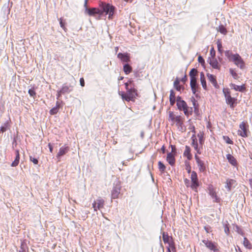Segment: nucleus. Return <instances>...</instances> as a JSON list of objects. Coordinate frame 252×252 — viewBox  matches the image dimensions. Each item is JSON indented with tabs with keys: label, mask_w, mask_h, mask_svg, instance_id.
<instances>
[{
	"label": "nucleus",
	"mask_w": 252,
	"mask_h": 252,
	"mask_svg": "<svg viewBox=\"0 0 252 252\" xmlns=\"http://www.w3.org/2000/svg\"><path fill=\"white\" fill-rule=\"evenodd\" d=\"M225 56L227 58L228 60L234 63L241 69H244L246 67V64L242 58L238 54H233L229 51H225Z\"/></svg>",
	"instance_id": "nucleus-1"
},
{
	"label": "nucleus",
	"mask_w": 252,
	"mask_h": 252,
	"mask_svg": "<svg viewBox=\"0 0 252 252\" xmlns=\"http://www.w3.org/2000/svg\"><path fill=\"white\" fill-rule=\"evenodd\" d=\"M224 94L226 103L229 105L231 109L233 108L237 104V96H232L231 92L228 88H224L222 90ZM238 94H236V96H238Z\"/></svg>",
	"instance_id": "nucleus-2"
},
{
	"label": "nucleus",
	"mask_w": 252,
	"mask_h": 252,
	"mask_svg": "<svg viewBox=\"0 0 252 252\" xmlns=\"http://www.w3.org/2000/svg\"><path fill=\"white\" fill-rule=\"evenodd\" d=\"M137 95V91L134 87L130 88L126 93L123 92L121 94L123 99L127 101H134Z\"/></svg>",
	"instance_id": "nucleus-3"
},
{
	"label": "nucleus",
	"mask_w": 252,
	"mask_h": 252,
	"mask_svg": "<svg viewBox=\"0 0 252 252\" xmlns=\"http://www.w3.org/2000/svg\"><path fill=\"white\" fill-rule=\"evenodd\" d=\"M102 14L105 13L106 14H109V19H112L114 13L115 7L109 3L102 2L100 4Z\"/></svg>",
	"instance_id": "nucleus-4"
},
{
	"label": "nucleus",
	"mask_w": 252,
	"mask_h": 252,
	"mask_svg": "<svg viewBox=\"0 0 252 252\" xmlns=\"http://www.w3.org/2000/svg\"><path fill=\"white\" fill-rule=\"evenodd\" d=\"M191 185L190 188L195 191H197V188L199 186V183L197 177V174L195 171H193L191 174Z\"/></svg>",
	"instance_id": "nucleus-5"
},
{
	"label": "nucleus",
	"mask_w": 252,
	"mask_h": 252,
	"mask_svg": "<svg viewBox=\"0 0 252 252\" xmlns=\"http://www.w3.org/2000/svg\"><path fill=\"white\" fill-rule=\"evenodd\" d=\"M121 189V185L118 182L114 184L113 187L111 191V197L112 199H116L118 198L120 193Z\"/></svg>",
	"instance_id": "nucleus-6"
},
{
	"label": "nucleus",
	"mask_w": 252,
	"mask_h": 252,
	"mask_svg": "<svg viewBox=\"0 0 252 252\" xmlns=\"http://www.w3.org/2000/svg\"><path fill=\"white\" fill-rule=\"evenodd\" d=\"M162 239L165 244H168L169 247L172 249V250L173 251H175L176 248L175 247L174 242L172 241L171 242L169 241L170 239H172V237H170L167 233L163 232L162 233Z\"/></svg>",
	"instance_id": "nucleus-7"
},
{
	"label": "nucleus",
	"mask_w": 252,
	"mask_h": 252,
	"mask_svg": "<svg viewBox=\"0 0 252 252\" xmlns=\"http://www.w3.org/2000/svg\"><path fill=\"white\" fill-rule=\"evenodd\" d=\"M207 189L209 195L212 197L213 199H214L213 201L217 203L219 202L220 201V199L217 195L216 192L214 190L213 186L212 185H209Z\"/></svg>",
	"instance_id": "nucleus-8"
},
{
	"label": "nucleus",
	"mask_w": 252,
	"mask_h": 252,
	"mask_svg": "<svg viewBox=\"0 0 252 252\" xmlns=\"http://www.w3.org/2000/svg\"><path fill=\"white\" fill-rule=\"evenodd\" d=\"M69 151V148L68 146L64 145L61 147L59 149V151L57 154L56 157L58 159V161H60L61 158L62 156L65 155Z\"/></svg>",
	"instance_id": "nucleus-9"
},
{
	"label": "nucleus",
	"mask_w": 252,
	"mask_h": 252,
	"mask_svg": "<svg viewBox=\"0 0 252 252\" xmlns=\"http://www.w3.org/2000/svg\"><path fill=\"white\" fill-rule=\"evenodd\" d=\"M177 106L180 110H188V106L186 102L181 99V97L177 98Z\"/></svg>",
	"instance_id": "nucleus-10"
},
{
	"label": "nucleus",
	"mask_w": 252,
	"mask_h": 252,
	"mask_svg": "<svg viewBox=\"0 0 252 252\" xmlns=\"http://www.w3.org/2000/svg\"><path fill=\"white\" fill-rule=\"evenodd\" d=\"M240 129L238 130V134L243 137H248L247 133L246 123L242 122L239 126Z\"/></svg>",
	"instance_id": "nucleus-11"
},
{
	"label": "nucleus",
	"mask_w": 252,
	"mask_h": 252,
	"mask_svg": "<svg viewBox=\"0 0 252 252\" xmlns=\"http://www.w3.org/2000/svg\"><path fill=\"white\" fill-rule=\"evenodd\" d=\"M236 181L232 179H227L225 182V188L227 191L229 192L231 190L232 188H235Z\"/></svg>",
	"instance_id": "nucleus-12"
},
{
	"label": "nucleus",
	"mask_w": 252,
	"mask_h": 252,
	"mask_svg": "<svg viewBox=\"0 0 252 252\" xmlns=\"http://www.w3.org/2000/svg\"><path fill=\"white\" fill-rule=\"evenodd\" d=\"M176 125L178 127L180 130L184 131L185 130V128L184 126L183 120L181 116H176Z\"/></svg>",
	"instance_id": "nucleus-13"
},
{
	"label": "nucleus",
	"mask_w": 252,
	"mask_h": 252,
	"mask_svg": "<svg viewBox=\"0 0 252 252\" xmlns=\"http://www.w3.org/2000/svg\"><path fill=\"white\" fill-rule=\"evenodd\" d=\"M87 11L88 14L90 16H95L96 14L101 15H102V12L101 10L97 8H87Z\"/></svg>",
	"instance_id": "nucleus-14"
},
{
	"label": "nucleus",
	"mask_w": 252,
	"mask_h": 252,
	"mask_svg": "<svg viewBox=\"0 0 252 252\" xmlns=\"http://www.w3.org/2000/svg\"><path fill=\"white\" fill-rule=\"evenodd\" d=\"M207 76L209 81L213 84L214 87L217 89L219 88V85L218 84L216 77L215 75L209 73H208Z\"/></svg>",
	"instance_id": "nucleus-15"
},
{
	"label": "nucleus",
	"mask_w": 252,
	"mask_h": 252,
	"mask_svg": "<svg viewBox=\"0 0 252 252\" xmlns=\"http://www.w3.org/2000/svg\"><path fill=\"white\" fill-rule=\"evenodd\" d=\"M117 57L123 62L128 63L130 61L129 54L127 53L124 54L119 53H118Z\"/></svg>",
	"instance_id": "nucleus-16"
},
{
	"label": "nucleus",
	"mask_w": 252,
	"mask_h": 252,
	"mask_svg": "<svg viewBox=\"0 0 252 252\" xmlns=\"http://www.w3.org/2000/svg\"><path fill=\"white\" fill-rule=\"evenodd\" d=\"M209 63L214 69L220 70V68L221 65L215 58H211Z\"/></svg>",
	"instance_id": "nucleus-17"
},
{
	"label": "nucleus",
	"mask_w": 252,
	"mask_h": 252,
	"mask_svg": "<svg viewBox=\"0 0 252 252\" xmlns=\"http://www.w3.org/2000/svg\"><path fill=\"white\" fill-rule=\"evenodd\" d=\"M176 155L172 153H168L167 155L166 161L171 166H173L175 163V156Z\"/></svg>",
	"instance_id": "nucleus-18"
},
{
	"label": "nucleus",
	"mask_w": 252,
	"mask_h": 252,
	"mask_svg": "<svg viewBox=\"0 0 252 252\" xmlns=\"http://www.w3.org/2000/svg\"><path fill=\"white\" fill-rule=\"evenodd\" d=\"M202 242L204 244L207 248L211 251H214L216 249V246L212 241H209L207 239H204Z\"/></svg>",
	"instance_id": "nucleus-19"
},
{
	"label": "nucleus",
	"mask_w": 252,
	"mask_h": 252,
	"mask_svg": "<svg viewBox=\"0 0 252 252\" xmlns=\"http://www.w3.org/2000/svg\"><path fill=\"white\" fill-rule=\"evenodd\" d=\"M230 87L232 89H234L236 91H239L241 92H244L246 90L245 84H243L241 86H238L234 84H231Z\"/></svg>",
	"instance_id": "nucleus-20"
},
{
	"label": "nucleus",
	"mask_w": 252,
	"mask_h": 252,
	"mask_svg": "<svg viewBox=\"0 0 252 252\" xmlns=\"http://www.w3.org/2000/svg\"><path fill=\"white\" fill-rule=\"evenodd\" d=\"M10 118L9 120L5 121L0 126V131H1V132H5L7 130L10 129Z\"/></svg>",
	"instance_id": "nucleus-21"
},
{
	"label": "nucleus",
	"mask_w": 252,
	"mask_h": 252,
	"mask_svg": "<svg viewBox=\"0 0 252 252\" xmlns=\"http://www.w3.org/2000/svg\"><path fill=\"white\" fill-rule=\"evenodd\" d=\"M226 157L227 159L228 160V161L230 164H231L232 165L234 166H237V160L236 158L232 155L228 154L226 155Z\"/></svg>",
	"instance_id": "nucleus-22"
},
{
	"label": "nucleus",
	"mask_w": 252,
	"mask_h": 252,
	"mask_svg": "<svg viewBox=\"0 0 252 252\" xmlns=\"http://www.w3.org/2000/svg\"><path fill=\"white\" fill-rule=\"evenodd\" d=\"M71 90L69 89V87L68 86L63 85L61 89L58 92V96H60L62 94L68 93Z\"/></svg>",
	"instance_id": "nucleus-23"
},
{
	"label": "nucleus",
	"mask_w": 252,
	"mask_h": 252,
	"mask_svg": "<svg viewBox=\"0 0 252 252\" xmlns=\"http://www.w3.org/2000/svg\"><path fill=\"white\" fill-rule=\"evenodd\" d=\"M184 156L186 157L188 160H191L192 155L190 153V148L189 146H186L185 150L183 154Z\"/></svg>",
	"instance_id": "nucleus-24"
},
{
	"label": "nucleus",
	"mask_w": 252,
	"mask_h": 252,
	"mask_svg": "<svg viewBox=\"0 0 252 252\" xmlns=\"http://www.w3.org/2000/svg\"><path fill=\"white\" fill-rule=\"evenodd\" d=\"M16 158L15 160L12 162L11 166L12 167H15L18 165L20 159V154L19 150H16Z\"/></svg>",
	"instance_id": "nucleus-25"
},
{
	"label": "nucleus",
	"mask_w": 252,
	"mask_h": 252,
	"mask_svg": "<svg viewBox=\"0 0 252 252\" xmlns=\"http://www.w3.org/2000/svg\"><path fill=\"white\" fill-rule=\"evenodd\" d=\"M190 85L193 93L195 94L197 88L196 78L190 79Z\"/></svg>",
	"instance_id": "nucleus-26"
},
{
	"label": "nucleus",
	"mask_w": 252,
	"mask_h": 252,
	"mask_svg": "<svg viewBox=\"0 0 252 252\" xmlns=\"http://www.w3.org/2000/svg\"><path fill=\"white\" fill-rule=\"evenodd\" d=\"M200 81H201V83L202 86V87L205 90H207V84H206V80H205V77L203 72H202L200 73Z\"/></svg>",
	"instance_id": "nucleus-27"
},
{
	"label": "nucleus",
	"mask_w": 252,
	"mask_h": 252,
	"mask_svg": "<svg viewBox=\"0 0 252 252\" xmlns=\"http://www.w3.org/2000/svg\"><path fill=\"white\" fill-rule=\"evenodd\" d=\"M95 201L96 202L97 208L98 210L103 208L104 205V200L102 198L99 197L96 200V201Z\"/></svg>",
	"instance_id": "nucleus-28"
},
{
	"label": "nucleus",
	"mask_w": 252,
	"mask_h": 252,
	"mask_svg": "<svg viewBox=\"0 0 252 252\" xmlns=\"http://www.w3.org/2000/svg\"><path fill=\"white\" fill-rule=\"evenodd\" d=\"M196 163L201 172H204L206 171V169L203 161L201 160Z\"/></svg>",
	"instance_id": "nucleus-29"
},
{
	"label": "nucleus",
	"mask_w": 252,
	"mask_h": 252,
	"mask_svg": "<svg viewBox=\"0 0 252 252\" xmlns=\"http://www.w3.org/2000/svg\"><path fill=\"white\" fill-rule=\"evenodd\" d=\"M217 30L218 32H220L221 34L225 35L227 33V31L226 29L224 27V26L222 25L219 26Z\"/></svg>",
	"instance_id": "nucleus-30"
},
{
	"label": "nucleus",
	"mask_w": 252,
	"mask_h": 252,
	"mask_svg": "<svg viewBox=\"0 0 252 252\" xmlns=\"http://www.w3.org/2000/svg\"><path fill=\"white\" fill-rule=\"evenodd\" d=\"M197 137L199 138V143L202 146L204 142V132L203 131H200L197 134Z\"/></svg>",
	"instance_id": "nucleus-31"
},
{
	"label": "nucleus",
	"mask_w": 252,
	"mask_h": 252,
	"mask_svg": "<svg viewBox=\"0 0 252 252\" xmlns=\"http://www.w3.org/2000/svg\"><path fill=\"white\" fill-rule=\"evenodd\" d=\"M190 101L192 103V105H193V107H190L191 109L194 108V110H197L198 109V104L197 101L194 97H191L190 98Z\"/></svg>",
	"instance_id": "nucleus-32"
},
{
	"label": "nucleus",
	"mask_w": 252,
	"mask_h": 252,
	"mask_svg": "<svg viewBox=\"0 0 252 252\" xmlns=\"http://www.w3.org/2000/svg\"><path fill=\"white\" fill-rule=\"evenodd\" d=\"M243 245L247 249H251L252 248L251 243L246 237L244 238Z\"/></svg>",
	"instance_id": "nucleus-33"
},
{
	"label": "nucleus",
	"mask_w": 252,
	"mask_h": 252,
	"mask_svg": "<svg viewBox=\"0 0 252 252\" xmlns=\"http://www.w3.org/2000/svg\"><path fill=\"white\" fill-rule=\"evenodd\" d=\"M197 70L195 68H192L189 72V76L190 79H195L196 76L197 75Z\"/></svg>",
	"instance_id": "nucleus-34"
},
{
	"label": "nucleus",
	"mask_w": 252,
	"mask_h": 252,
	"mask_svg": "<svg viewBox=\"0 0 252 252\" xmlns=\"http://www.w3.org/2000/svg\"><path fill=\"white\" fill-rule=\"evenodd\" d=\"M123 69L126 74H128L132 71V67L128 64H125Z\"/></svg>",
	"instance_id": "nucleus-35"
},
{
	"label": "nucleus",
	"mask_w": 252,
	"mask_h": 252,
	"mask_svg": "<svg viewBox=\"0 0 252 252\" xmlns=\"http://www.w3.org/2000/svg\"><path fill=\"white\" fill-rule=\"evenodd\" d=\"M174 87L178 91H180L181 89V86L180 85V80L177 78L174 82Z\"/></svg>",
	"instance_id": "nucleus-36"
},
{
	"label": "nucleus",
	"mask_w": 252,
	"mask_h": 252,
	"mask_svg": "<svg viewBox=\"0 0 252 252\" xmlns=\"http://www.w3.org/2000/svg\"><path fill=\"white\" fill-rule=\"evenodd\" d=\"M158 168L161 173H163L166 169V166L161 161L158 162Z\"/></svg>",
	"instance_id": "nucleus-37"
},
{
	"label": "nucleus",
	"mask_w": 252,
	"mask_h": 252,
	"mask_svg": "<svg viewBox=\"0 0 252 252\" xmlns=\"http://www.w3.org/2000/svg\"><path fill=\"white\" fill-rule=\"evenodd\" d=\"M229 72L234 79H238V78H239L238 75L234 69L230 68Z\"/></svg>",
	"instance_id": "nucleus-38"
},
{
	"label": "nucleus",
	"mask_w": 252,
	"mask_h": 252,
	"mask_svg": "<svg viewBox=\"0 0 252 252\" xmlns=\"http://www.w3.org/2000/svg\"><path fill=\"white\" fill-rule=\"evenodd\" d=\"M60 25L61 27L65 31L67 30L66 28L65 27V22L63 21V19L61 18L59 19Z\"/></svg>",
	"instance_id": "nucleus-39"
},
{
	"label": "nucleus",
	"mask_w": 252,
	"mask_h": 252,
	"mask_svg": "<svg viewBox=\"0 0 252 252\" xmlns=\"http://www.w3.org/2000/svg\"><path fill=\"white\" fill-rule=\"evenodd\" d=\"M217 47H218V51L220 54H221L222 53V44H221V41L220 40H218L217 42Z\"/></svg>",
	"instance_id": "nucleus-40"
},
{
	"label": "nucleus",
	"mask_w": 252,
	"mask_h": 252,
	"mask_svg": "<svg viewBox=\"0 0 252 252\" xmlns=\"http://www.w3.org/2000/svg\"><path fill=\"white\" fill-rule=\"evenodd\" d=\"M28 93L32 97L34 98H35L36 96V92L34 88L30 89L28 91Z\"/></svg>",
	"instance_id": "nucleus-41"
},
{
	"label": "nucleus",
	"mask_w": 252,
	"mask_h": 252,
	"mask_svg": "<svg viewBox=\"0 0 252 252\" xmlns=\"http://www.w3.org/2000/svg\"><path fill=\"white\" fill-rule=\"evenodd\" d=\"M191 139L192 140V142H191L192 146L198 144L196 136H195V135L194 134H193L192 135V136L191 137Z\"/></svg>",
	"instance_id": "nucleus-42"
},
{
	"label": "nucleus",
	"mask_w": 252,
	"mask_h": 252,
	"mask_svg": "<svg viewBox=\"0 0 252 252\" xmlns=\"http://www.w3.org/2000/svg\"><path fill=\"white\" fill-rule=\"evenodd\" d=\"M169 120L172 122H175L176 121V116L175 117L173 111H170L169 114Z\"/></svg>",
	"instance_id": "nucleus-43"
},
{
	"label": "nucleus",
	"mask_w": 252,
	"mask_h": 252,
	"mask_svg": "<svg viewBox=\"0 0 252 252\" xmlns=\"http://www.w3.org/2000/svg\"><path fill=\"white\" fill-rule=\"evenodd\" d=\"M223 139L225 141V142L227 144H232L233 141L231 140L229 137L227 136H223Z\"/></svg>",
	"instance_id": "nucleus-44"
},
{
	"label": "nucleus",
	"mask_w": 252,
	"mask_h": 252,
	"mask_svg": "<svg viewBox=\"0 0 252 252\" xmlns=\"http://www.w3.org/2000/svg\"><path fill=\"white\" fill-rule=\"evenodd\" d=\"M185 166L186 169L187 170L188 173H189L191 172V166L189 165V162L187 161H185Z\"/></svg>",
	"instance_id": "nucleus-45"
},
{
	"label": "nucleus",
	"mask_w": 252,
	"mask_h": 252,
	"mask_svg": "<svg viewBox=\"0 0 252 252\" xmlns=\"http://www.w3.org/2000/svg\"><path fill=\"white\" fill-rule=\"evenodd\" d=\"M170 99H175L176 100L175 93L174 92V91L172 90H171L170 91L169 100Z\"/></svg>",
	"instance_id": "nucleus-46"
},
{
	"label": "nucleus",
	"mask_w": 252,
	"mask_h": 252,
	"mask_svg": "<svg viewBox=\"0 0 252 252\" xmlns=\"http://www.w3.org/2000/svg\"><path fill=\"white\" fill-rule=\"evenodd\" d=\"M30 160L34 164H37L38 163V160L37 158H33L32 156H30Z\"/></svg>",
	"instance_id": "nucleus-47"
},
{
	"label": "nucleus",
	"mask_w": 252,
	"mask_h": 252,
	"mask_svg": "<svg viewBox=\"0 0 252 252\" xmlns=\"http://www.w3.org/2000/svg\"><path fill=\"white\" fill-rule=\"evenodd\" d=\"M194 150L196 151L197 153L198 154H201V152L200 148L198 147V144H197L196 145H192Z\"/></svg>",
	"instance_id": "nucleus-48"
},
{
	"label": "nucleus",
	"mask_w": 252,
	"mask_h": 252,
	"mask_svg": "<svg viewBox=\"0 0 252 252\" xmlns=\"http://www.w3.org/2000/svg\"><path fill=\"white\" fill-rule=\"evenodd\" d=\"M224 231L227 235H228L229 233V228L227 224L224 225Z\"/></svg>",
	"instance_id": "nucleus-49"
},
{
	"label": "nucleus",
	"mask_w": 252,
	"mask_h": 252,
	"mask_svg": "<svg viewBox=\"0 0 252 252\" xmlns=\"http://www.w3.org/2000/svg\"><path fill=\"white\" fill-rule=\"evenodd\" d=\"M236 229H237L236 231L238 233H239V234H240L242 236L244 235V231L241 228H240L239 227L237 226Z\"/></svg>",
	"instance_id": "nucleus-50"
},
{
	"label": "nucleus",
	"mask_w": 252,
	"mask_h": 252,
	"mask_svg": "<svg viewBox=\"0 0 252 252\" xmlns=\"http://www.w3.org/2000/svg\"><path fill=\"white\" fill-rule=\"evenodd\" d=\"M170 147L171 148V152L170 153H173L176 155L177 153L176 148L175 145H170Z\"/></svg>",
	"instance_id": "nucleus-51"
},
{
	"label": "nucleus",
	"mask_w": 252,
	"mask_h": 252,
	"mask_svg": "<svg viewBox=\"0 0 252 252\" xmlns=\"http://www.w3.org/2000/svg\"><path fill=\"white\" fill-rule=\"evenodd\" d=\"M210 55L212 58H215L216 52L213 47L210 50Z\"/></svg>",
	"instance_id": "nucleus-52"
},
{
	"label": "nucleus",
	"mask_w": 252,
	"mask_h": 252,
	"mask_svg": "<svg viewBox=\"0 0 252 252\" xmlns=\"http://www.w3.org/2000/svg\"><path fill=\"white\" fill-rule=\"evenodd\" d=\"M204 228L207 233H209L211 231V227L209 225H206L204 226Z\"/></svg>",
	"instance_id": "nucleus-53"
},
{
	"label": "nucleus",
	"mask_w": 252,
	"mask_h": 252,
	"mask_svg": "<svg viewBox=\"0 0 252 252\" xmlns=\"http://www.w3.org/2000/svg\"><path fill=\"white\" fill-rule=\"evenodd\" d=\"M184 183H185V185L187 187H189L190 186V181L189 179H187V178L184 179Z\"/></svg>",
	"instance_id": "nucleus-54"
},
{
	"label": "nucleus",
	"mask_w": 252,
	"mask_h": 252,
	"mask_svg": "<svg viewBox=\"0 0 252 252\" xmlns=\"http://www.w3.org/2000/svg\"><path fill=\"white\" fill-rule=\"evenodd\" d=\"M189 129H190L195 134L196 132L195 127L193 125H190L189 127Z\"/></svg>",
	"instance_id": "nucleus-55"
},
{
	"label": "nucleus",
	"mask_w": 252,
	"mask_h": 252,
	"mask_svg": "<svg viewBox=\"0 0 252 252\" xmlns=\"http://www.w3.org/2000/svg\"><path fill=\"white\" fill-rule=\"evenodd\" d=\"M127 82L130 86V88L134 87V84H133V80H132L131 79H129Z\"/></svg>",
	"instance_id": "nucleus-56"
},
{
	"label": "nucleus",
	"mask_w": 252,
	"mask_h": 252,
	"mask_svg": "<svg viewBox=\"0 0 252 252\" xmlns=\"http://www.w3.org/2000/svg\"><path fill=\"white\" fill-rule=\"evenodd\" d=\"M198 61L201 63H205L204 60L201 56H199L198 58Z\"/></svg>",
	"instance_id": "nucleus-57"
},
{
	"label": "nucleus",
	"mask_w": 252,
	"mask_h": 252,
	"mask_svg": "<svg viewBox=\"0 0 252 252\" xmlns=\"http://www.w3.org/2000/svg\"><path fill=\"white\" fill-rule=\"evenodd\" d=\"M48 147L49 149V151L51 153H52L53 152V146L51 144V143H48Z\"/></svg>",
	"instance_id": "nucleus-58"
},
{
	"label": "nucleus",
	"mask_w": 252,
	"mask_h": 252,
	"mask_svg": "<svg viewBox=\"0 0 252 252\" xmlns=\"http://www.w3.org/2000/svg\"><path fill=\"white\" fill-rule=\"evenodd\" d=\"M92 205H93V207L94 209V211H96L97 209H98L97 208L96 202L95 201L93 203Z\"/></svg>",
	"instance_id": "nucleus-59"
},
{
	"label": "nucleus",
	"mask_w": 252,
	"mask_h": 252,
	"mask_svg": "<svg viewBox=\"0 0 252 252\" xmlns=\"http://www.w3.org/2000/svg\"><path fill=\"white\" fill-rule=\"evenodd\" d=\"M80 83L82 87H84L85 86V81L83 78H81L80 79Z\"/></svg>",
	"instance_id": "nucleus-60"
},
{
	"label": "nucleus",
	"mask_w": 252,
	"mask_h": 252,
	"mask_svg": "<svg viewBox=\"0 0 252 252\" xmlns=\"http://www.w3.org/2000/svg\"><path fill=\"white\" fill-rule=\"evenodd\" d=\"M24 245L22 243L21 245V250L19 251L18 252H25V250H24Z\"/></svg>",
	"instance_id": "nucleus-61"
},
{
	"label": "nucleus",
	"mask_w": 252,
	"mask_h": 252,
	"mask_svg": "<svg viewBox=\"0 0 252 252\" xmlns=\"http://www.w3.org/2000/svg\"><path fill=\"white\" fill-rule=\"evenodd\" d=\"M194 158H195L196 163L201 160L200 159L199 157L196 154L195 155Z\"/></svg>",
	"instance_id": "nucleus-62"
},
{
	"label": "nucleus",
	"mask_w": 252,
	"mask_h": 252,
	"mask_svg": "<svg viewBox=\"0 0 252 252\" xmlns=\"http://www.w3.org/2000/svg\"><path fill=\"white\" fill-rule=\"evenodd\" d=\"M187 76L186 75H185L184 77L183 78H182L181 79V81H182L183 82L185 83L187 81Z\"/></svg>",
	"instance_id": "nucleus-63"
},
{
	"label": "nucleus",
	"mask_w": 252,
	"mask_h": 252,
	"mask_svg": "<svg viewBox=\"0 0 252 252\" xmlns=\"http://www.w3.org/2000/svg\"><path fill=\"white\" fill-rule=\"evenodd\" d=\"M235 250L236 252H242L240 248L238 246H237V247L235 248Z\"/></svg>",
	"instance_id": "nucleus-64"
}]
</instances>
